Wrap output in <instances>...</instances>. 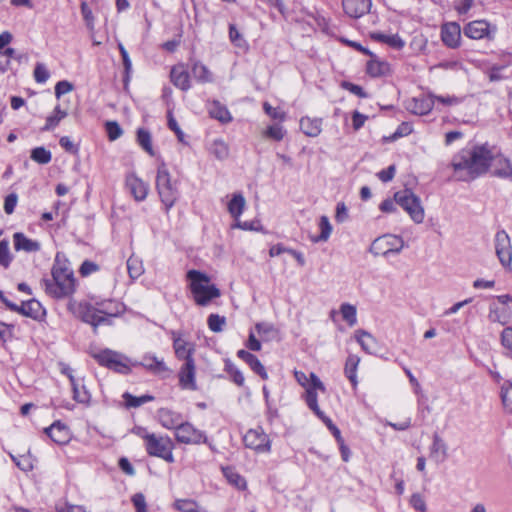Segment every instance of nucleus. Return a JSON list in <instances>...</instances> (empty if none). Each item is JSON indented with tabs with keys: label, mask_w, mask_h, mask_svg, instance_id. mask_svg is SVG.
Returning <instances> with one entry per match:
<instances>
[{
	"label": "nucleus",
	"mask_w": 512,
	"mask_h": 512,
	"mask_svg": "<svg viewBox=\"0 0 512 512\" xmlns=\"http://www.w3.org/2000/svg\"><path fill=\"white\" fill-rule=\"evenodd\" d=\"M493 158L494 153L488 144L462 149L451 162L456 180L468 182L485 174L491 167Z\"/></svg>",
	"instance_id": "obj_1"
},
{
	"label": "nucleus",
	"mask_w": 512,
	"mask_h": 512,
	"mask_svg": "<svg viewBox=\"0 0 512 512\" xmlns=\"http://www.w3.org/2000/svg\"><path fill=\"white\" fill-rule=\"evenodd\" d=\"M52 279L43 278L40 282L46 294L55 299L71 296L75 292L73 271L58 263V255L51 270Z\"/></svg>",
	"instance_id": "obj_2"
},
{
	"label": "nucleus",
	"mask_w": 512,
	"mask_h": 512,
	"mask_svg": "<svg viewBox=\"0 0 512 512\" xmlns=\"http://www.w3.org/2000/svg\"><path fill=\"white\" fill-rule=\"evenodd\" d=\"M186 277L193 299L198 306H208L213 299L220 297L219 288L211 283L207 274L193 269L187 272Z\"/></svg>",
	"instance_id": "obj_3"
},
{
	"label": "nucleus",
	"mask_w": 512,
	"mask_h": 512,
	"mask_svg": "<svg viewBox=\"0 0 512 512\" xmlns=\"http://www.w3.org/2000/svg\"><path fill=\"white\" fill-rule=\"evenodd\" d=\"M156 190L165 208V212L168 213L178 201L180 192L177 181L172 180L171 174L164 163L159 165L157 169Z\"/></svg>",
	"instance_id": "obj_4"
},
{
	"label": "nucleus",
	"mask_w": 512,
	"mask_h": 512,
	"mask_svg": "<svg viewBox=\"0 0 512 512\" xmlns=\"http://www.w3.org/2000/svg\"><path fill=\"white\" fill-rule=\"evenodd\" d=\"M90 354L101 366L124 375L129 374L132 367L138 365L137 361H132L126 355L108 348L91 350Z\"/></svg>",
	"instance_id": "obj_5"
},
{
	"label": "nucleus",
	"mask_w": 512,
	"mask_h": 512,
	"mask_svg": "<svg viewBox=\"0 0 512 512\" xmlns=\"http://www.w3.org/2000/svg\"><path fill=\"white\" fill-rule=\"evenodd\" d=\"M119 313L118 305L111 300L102 302L98 309L88 304L81 306L82 320L95 328L101 324L108 323L109 317L117 316Z\"/></svg>",
	"instance_id": "obj_6"
},
{
	"label": "nucleus",
	"mask_w": 512,
	"mask_h": 512,
	"mask_svg": "<svg viewBox=\"0 0 512 512\" xmlns=\"http://www.w3.org/2000/svg\"><path fill=\"white\" fill-rule=\"evenodd\" d=\"M395 202L403 208L416 224H421L425 218V210L421 199L410 189L397 191L394 194Z\"/></svg>",
	"instance_id": "obj_7"
},
{
	"label": "nucleus",
	"mask_w": 512,
	"mask_h": 512,
	"mask_svg": "<svg viewBox=\"0 0 512 512\" xmlns=\"http://www.w3.org/2000/svg\"><path fill=\"white\" fill-rule=\"evenodd\" d=\"M144 440L148 455L161 458L168 463L174 462V443L169 436H158L152 433L145 435Z\"/></svg>",
	"instance_id": "obj_8"
},
{
	"label": "nucleus",
	"mask_w": 512,
	"mask_h": 512,
	"mask_svg": "<svg viewBox=\"0 0 512 512\" xmlns=\"http://www.w3.org/2000/svg\"><path fill=\"white\" fill-rule=\"evenodd\" d=\"M404 247V241L396 235H383L375 239L370 246V253L374 256H388L398 254Z\"/></svg>",
	"instance_id": "obj_9"
},
{
	"label": "nucleus",
	"mask_w": 512,
	"mask_h": 512,
	"mask_svg": "<svg viewBox=\"0 0 512 512\" xmlns=\"http://www.w3.org/2000/svg\"><path fill=\"white\" fill-rule=\"evenodd\" d=\"M175 439L186 445H199L206 443L208 438L204 431L197 429L190 422H184L175 431Z\"/></svg>",
	"instance_id": "obj_10"
},
{
	"label": "nucleus",
	"mask_w": 512,
	"mask_h": 512,
	"mask_svg": "<svg viewBox=\"0 0 512 512\" xmlns=\"http://www.w3.org/2000/svg\"><path fill=\"white\" fill-rule=\"evenodd\" d=\"M495 253L500 264L511 270L512 266V245L509 235L505 230H499L494 238Z\"/></svg>",
	"instance_id": "obj_11"
},
{
	"label": "nucleus",
	"mask_w": 512,
	"mask_h": 512,
	"mask_svg": "<svg viewBox=\"0 0 512 512\" xmlns=\"http://www.w3.org/2000/svg\"><path fill=\"white\" fill-rule=\"evenodd\" d=\"M243 441L247 448L258 453H268L271 450L270 438L261 427L248 430Z\"/></svg>",
	"instance_id": "obj_12"
},
{
	"label": "nucleus",
	"mask_w": 512,
	"mask_h": 512,
	"mask_svg": "<svg viewBox=\"0 0 512 512\" xmlns=\"http://www.w3.org/2000/svg\"><path fill=\"white\" fill-rule=\"evenodd\" d=\"M495 31L496 28L491 29L490 24L485 20L471 21L464 27V35L475 40L492 39Z\"/></svg>",
	"instance_id": "obj_13"
},
{
	"label": "nucleus",
	"mask_w": 512,
	"mask_h": 512,
	"mask_svg": "<svg viewBox=\"0 0 512 512\" xmlns=\"http://www.w3.org/2000/svg\"><path fill=\"white\" fill-rule=\"evenodd\" d=\"M311 385L306 388L305 402L307 406L316 414L322 415V410L318 406V396L316 390L325 391V386L315 373H310Z\"/></svg>",
	"instance_id": "obj_14"
},
{
	"label": "nucleus",
	"mask_w": 512,
	"mask_h": 512,
	"mask_svg": "<svg viewBox=\"0 0 512 512\" xmlns=\"http://www.w3.org/2000/svg\"><path fill=\"white\" fill-rule=\"evenodd\" d=\"M196 366L194 359H189L181 366L179 370V385L182 389L195 391L197 390L196 385Z\"/></svg>",
	"instance_id": "obj_15"
},
{
	"label": "nucleus",
	"mask_w": 512,
	"mask_h": 512,
	"mask_svg": "<svg viewBox=\"0 0 512 512\" xmlns=\"http://www.w3.org/2000/svg\"><path fill=\"white\" fill-rule=\"evenodd\" d=\"M10 310L23 316L30 317L36 321L43 320L46 315V311L42 304L36 299L24 301L20 306L15 304V308Z\"/></svg>",
	"instance_id": "obj_16"
},
{
	"label": "nucleus",
	"mask_w": 512,
	"mask_h": 512,
	"mask_svg": "<svg viewBox=\"0 0 512 512\" xmlns=\"http://www.w3.org/2000/svg\"><path fill=\"white\" fill-rule=\"evenodd\" d=\"M434 107L433 95L414 97L407 101L406 108L416 115H427Z\"/></svg>",
	"instance_id": "obj_17"
},
{
	"label": "nucleus",
	"mask_w": 512,
	"mask_h": 512,
	"mask_svg": "<svg viewBox=\"0 0 512 512\" xmlns=\"http://www.w3.org/2000/svg\"><path fill=\"white\" fill-rule=\"evenodd\" d=\"M125 184L136 201H143L146 199L149 191V185L142 179L138 178L135 174L127 175Z\"/></svg>",
	"instance_id": "obj_18"
},
{
	"label": "nucleus",
	"mask_w": 512,
	"mask_h": 512,
	"mask_svg": "<svg viewBox=\"0 0 512 512\" xmlns=\"http://www.w3.org/2000/svg\"><path fill=\"white\" fill-rule=\"evenodd\" d=\"M443 43L449 48H457L460 45L461 28L456 22L446 23L441 29Z\"/></svg>",
	"instance_id": "obj_19"
},
{
	"label": "nucleus",
	"mask_w": 512,
	"mask_h": 512,
	"mask_svg": "<svg viewBox=\"0 0 512 512\" xmlns=\"http://www.w3.org/2000/svg\"><path fill=\"white\" fill-rule=\"evenodd\" d=\"M371 0H342L344 12L351 18H360L370 11Z\"/></svg>",
	"instance_id": "obj_20"
},
{
	"label": "nucleus",
	"mask_w": 512,
	"mask_h": 512,
	"mask_svg": "<svg viewBox=\"0 0 512 512\" xmlns=\"http://www.w3.org/2000/svg\"><path fill=\"white\" fill-rule=\"evenodd\" d=\"M44 433L56 444L63 445L69 442L70 440V431L69 428L61 423L60 421H55L49 427L44 429Z\"/></svg>",
	"instance_id": "obj_21"
},
{
	"label": "nucleus",
	"mask_w": 512,
	"mask_h": 512,
	"mask_svg": "<svg viewBox=\"0 0 512 512\" xmlns=\"http://www.w3.org/2000/svg\"><path fill=\"white\" fill-rule=\"evenodd\" d=\"M157 418L160 424L169 430H175L182 423L183 417L180 413L168 408H161L157 411Z\"/></svg>",
	"instance_id": "obj_22"
},
{
	"label": "nucleus",
	"mask_w": 512,
	"mask_h": 512,
	"mask_svg": "<svg viewBox=\"0 0 512 512\" xmlns=\"http://www.w3.org/2000/svg\"><path fill=\"white\" fill-rule=\"evenodd\" d=\"M429 452V457L437 464L443 463L448 457V446L437 433L433 435Z\"/></svg>",
	"instance_id": "obj_23"
},
{
	"label": "nucleus",
	"mask_w": 512,
	"mask_h": 512,
	"mask_svg": "<svg viewBox=\"0 0 512 512\" xmlns=\"http://www.w3.org/2000/svg\"><path fill=\"white\" fill-rule=\"evenodd\" d=\"M173 348L175 355L178 359L187 362L189 359H193L195 347L193 343H190L180 336H175L173 333Z\"/></svg>",
	"instance_id": "obj_24"
},
{
	"label": "nucleus",
	"mask_w": 512,
	"mask_h": 512,
	"mask_svg": "<svg viewBox=\"0 0 512 512\" xmlns=\"http://www.w3.org/2000/svg\"><path fill=\"white\" fill-rule=\"evenodd\" d=\"M171 82L182 91L190 89V75L183 65L172 67L170 72Z\"/></svg>",
	"instance_id": "obj_25"
},
{
	"label": "nucleus",
	"mask_w": 512,
	"mask_h": 512,
	"mask_svg": "<svg viewBox=\"0 0 512 512\" xmlns=\"http://www.w3.org/2000/svg\"><path fill=\"white\" fill-rule=\"evenodd\" d=\"M14 249L16 251H25L28 253L37 252L40 250L41 245L38 241L28 238L22 232H16L13 234Z\"/></svg>",
	"instance_id": "obj_26"
},
{
	"label": "nucleus",
	"mask_w": 512,
	"mask_h": 512,
	"mask_svg": "<svg viewBox=\"0 0 512 512\" xmlns=\"http://www.w3.org/2000/svg\"><path fill=\"white\" fill-rule=\"evenodd\" d=\"M137 366H142L153 374H162L168 371V368L162 359H158L153 354H145Z\"/></svg>",
	"instance_id": "obj_27"
},
{
	"label": "nucleus",
	"mask_w": 512,
	"mask_h": 512,
	"mask_svg": "<svg viewBox=\"0 0 512 512\" xmlns=\"http://www.w3.org/2000/svg\"><path fill=\"white\" fill-rule=\"evenodd\" d=\"M494 167L493 175L500 178H509L512 177V164L509 159L503 157L502 155H495L492 160V165Z\"/></svg>",
	"instance_id": "obj_28"
},
{
	"label": "nucleus",
	"mask_w": 512,
	"mask_h": 512,
	"mask_svg": "<svg viewBox=\"0 0 512 512\" xmlns=\"http://www.w3.org/2000/svg\"><path fill=\"white\" fill-rule=\"evenodd\" d=\"M355 338L360 344L361 348L368 354H375L378 348V342L376 338L365 330H357L355 332Z\"/></svg>",
	"instance_id": "obj_29"
},
{
	"label": "nucleus",
	"mask_w": 512,
	"mask_h": 512,
	"mask_svg": "<svg viewBox=\"0 0 512 512\" xmlns=\"http://www.w3.org/2000/svg\"><path fill=\"white\" fill-rule=\"evenodd\" d=\"M300 129L309 137H317L322 131V119L302 117L300 119Z\"/></svg>",
	"instance_id": "obj_30"
},
{
	"label": "nucleus",
	"mask_w": 512,
	"mask_h": 512,
	"mask_svg": "<svg viewBox=\"0 0 512 512\" xmlns=\"http://www.w3.org/2000/svg\"><path fill=\"white\" fill-rule=\"evenodd\" d=\"M208 111L212 118L217 119L222 123H228L232 120L231 114L227 107L217 100L209 103Z\"/></svg>",
	"instance_id": "obj_31"
},
{
	"label": "nucleus",
	"mask_w": 512,
	"mask_h": 512,
	"mask_svg": "<svg viewBox=\"0 0 512 512\" xmlns=\"http://www.w3.org/2000/svg\"><path fill=\"white\" fill-rule=\"evenodd\" d=\"M191 73L195 80L200 83L213 82V74L209 68L200 61H194L191 66Z\"/></svg>",
	"instance_id": "obj_32"
},
{
	"label": "nucleus",
	"mask_w": 512,
	"mask_h": 512,
	"mask_svg": "<svg viewBox=\"0 0 512 512\" xmlns=\"http://www.w3.org/2000/svg\"><path fill=\"white\" fill-rule=\"evenodd\" d=\"M360 363V358L357 355H349L346 359L344 372L346 377L351 382L354 389H356L358 385L357 379V368Z\"/></svg>",
	"instance_id": "obj_33"
},
{
	"label": "nucleus",
	"mask_w": 512,
	"mask_h": 512,
	"mask_svg": "<svg viewBox=\"0 0 512 512\" xmlns=\"http://www.w3.org/2000/svg\"><path fill=\"white\" fill-rule=\"evenodd\" d=\"M245 205L246 201L244 196L241 193H235L228 203V212L236 221H238L244 211Z\"/></svg>",
	"instance_id": "obj_34"
},
{
	"label": "nucleus",
	"mask_w": 512,
	"mask_h": 512,
	"mask_svg": "<svg viewBox=\"0 0 512 512\" xmlns=\"http://www.w3.org/2000/svg\"><path fill=\"white\" fill-rule=\"evenodd\" d=\"M488 318L491 322L505 325L510 320V312L506 308H500L495 304H491L489 308Z\"/></svg>",
	"instance_id": "obj_35"
},
{
	"label": "nucleus",
	"mask_w": 512,
	"mask_h": 512,
	"mask_svg": "<svg viewBox=\"0 0 512 512\" xmlns=\"http://www.w3.org/2000/svg\"><path fill=\"white\" fill-rule=\"evenodd\" d=\"M136 136H137V143L139 144V146L144 151H146L150 156H154L155 151L152 146L151 133L145 128H138Z\"/></svg>",
	"instance_id": "obj_36"
},
{
	"label": "nucleus",
	"mask_w": 512,
	"mask_h": 512,
	"mask_svg": "<svg viewBox=\"0 0 512 512\" xmlns=\"http://www.w3.org/2000/svg\"><path fill=\"white\" fill-rule=\"evenodd\" d=\"M373 38L398 50L402 49L405 45V42L398 34L375 33L373 34Z\"/></svg>",
	"instance_id": "obj_37"
},
{
	"label": "nucleus",
	"mask_w": 512,
	"mask_h": 512,
	"mask_svg": "<svg viewBox=\"0 0 512 512\" xmlns=\"http://www.w3.org/2000/svg\"><path fill=\"white\" fill-rule=\"evenodd\" d=\"M209 150L212 155L221 161L227 159L229 156V146L221 139L214 140Z\"/></svg>",
	"instance_id": "obj_38"
},
{
	"label": "nucleus",
	"mask_w": 512,
	"mask_h": 512,
	"mask_svg": "<svg viewBox=\"0 0 512 512\" xmlns=\"http://www.w3.org/2000/svg\"><path fill=\"white\" fill-rule=\"evenodd\" d=\"M255 330L262 338L263 341H270L275 339L277 330L275 326L271 323L261 322L255 325Z\"/></svg>",
	"instance_id": "obj_39"
},
{
	"label": "nucleus",
	"mask_w": 512,
	"mask_h": 512,
	"mask_svg": "<svg viewBox=\"0 0 512 512\" xmlns=\"http://www.w3.org/2000/svg\"><path fill=\"white\" fill-rule=\"evenodd\" d=\"M67 116V112L62 110L60 106H56L54 109V113L47 117L46 124L42 128L43 131L53 130L56 126H58L59 122Z\"/></svg>",
	"instance_id": "obj_40"
},
{
	"label": "nucleus",
	"mask_w": 512,
	"mask_h": 512,
	"mask_svg": "<svg viewBox=\"0 0 512 512\" xmlns=\"http://www.w3.org/2000/svg\"><path fill=\"white\" fill-rule=\"evenodd\" d=\"M123 399L125 400V404L129 408H137L141 405L151 402L154 400V397L151 395H142V396H133L132 394L125 392L123 394Z\"/></svg>",
	"instance_id": "obj_41"
},
{
	"label": "nucleus",
	"mask_w": 512,
	"mask_h": 512,
	"mask_svg": "<svg viewBox=\"0 0 512 512\" xmlns=\"http://www.w3.org/2000/svg\"><path fill=\"white\" fill-rule=\"evenodd\" d=\"M69 380L73 389V398L75 401L79 403H86L89 401L90 395L86 391L85 387L80 388L79 383L75 379V377L69 374Z\"/></svg>",
	"instance_id": "obj_42"
},
{
	"label": "nucleus",
	"mask_w": 512,
	"mask_h": 512,
	"mask_svg": "<svg viewBox=\"0 0 512 512\" xmlns=\"http://www.w3.org/2000/svg\"><path fill=\"white\" fill-rule=\"evenodd\" d=\"M320 234L317 237L311 238L313 242H325L329 239L332 226L327 216H321L319 221Z\"/></svg>",
	"instance_id": "obj_43"
},
{
	"label": "nucleus",
	"mask_w": 512,
	"mask_h": 512,
	"mask_svg": "<svg viewBox=\"0 0 512 512\" xmlns=\"http://www.w3.org/2000/svg\"><path fill=\"white\" fill-rule=\"evenodd\" d=\"M127 270L132 279L139 278L144 272L142 261L138 257L130 256L127 260Z\"/></svg>",
	"instance_id": "obj_44"
},
{
	"label": "nucleus",
	"mask_w": 512,
	"mask_h": 512,
	"mask_svg": "<svg viewBox=\"0 0 512 512\" xmlns=\"http://www.w3.org/2000/svg\"><path fill=\"white\" fill-rule=\"evenodd\" d=\"M223 472L231 485L235 486L239 490H244L246 488V480L235 470L231 468H225L223 469Z\"/></svg>",
	"instance_id": "obj_45"
},
{
	"label": "nucleus",
	"mask_w": 512,
	"mask_h": 512,
	"mask_svg": "<svg viewBox=\"0 0 512 512\" xmlns=\"http://www.w3.org/2000/svg\"><path fill=\"white\" fill-rule=\"evenodd\" d=\"M340 313L344 321L349 326H354L357 323V310L356 307L349 303H343L340 306Z\"/></svg>",
	"instance_id": "obj_46"
},
{
	"label": "nucleus",
	"mask_w": 512,
	"mask_h": 512,
	"mask_svg": "<svg viewBox=\"0 0 512 512\" xmlns=\"http://www.w3.org/2000/svg\"><path fill=\"white\" fill-rule=\"evenodd\" d=\"M13 260V256L10 252V243L7 239L0 241V265L4 268H8Z\"/></svg>",
	"instance_id": "obj_47"
},
{
	"label": "nucleus",
	"mask_w": 512,
	"mask_h": 512,
	"mask_svg": "<svg viewBox=\"0 0 512 512\" xmlns=\"http://www.w3.org/2000/svg\"><path fill=\"white\" fill-rule=\"evenodd\" d=\"M30 157L38 164H48L52 159L51 152L44 147L34 148L31 151Z\"/></svg>",
	"instance_id": "obj_48"
},
{
	"label": "nucleus",
	"mask_w": 512,
	"mask_h": 512,
	"mask_svg": "<svg viewBox=\"0 0 512 512\" xmlns=\"http://www.w3.org/2000/svg\"><path fill=\"white\" fill-rule=\"evenodd\" d=\"M208 327L215 333L222 332L226 325V318L218 314H210L207 319Z\"/></svg>",
	"instance_id": "obj_49"
},
{
	"label": "nucleus",
	"mask_w": 512,
	"mask_h": 512,
	"mask_svg": "<svg viewBox=\"0 0 512 512\" xmlns=\"http://www.w3.org/2000/svg\"><path fill=\"white\" fill-rule=\"evenodd\" d=\"M387 64L378 60H370L367 63V73L372 77H378L385 74Z\"/></svg>",
	"instance_id": "obj_50"
},
{
	"label": "nucleus",
	"mask_w": 512,
	"mask_h": 512,
	"mask_svg": "<svg viewBox=\"0 0 512 512\" xmlns=\"http://www.w3.org/2000/svg\"><path fill=\"white\" fill-rule=\"evenodd\" d=\"M175 509L181 512H199L198 504L191 499H180L174 503Z\"/></svg>",
	"instance_id": "obj_51"
},
{
	"label": "nucleus",
	"mask_w": 512,
	"mask_h": 512,
	"mask_svg": "<svg viewBox=\"0 0 512 512\" xmlns=\"http://www.w3.org/2000/svg\"><path fill=\"white\" fill-rule=\"evenodd\" d=\"M105 130L110 141H115L123 134V130L116 121H107L105 123Z\"/></svg>",
	"instance_id": "obj_52"
},
{
	"label": "nucleus",
	"mask_w": 512,
	"mask_h": 512,
	"mask_svg": "<svg viewBox=\"0 0 512 512\" xmlns=\"http://www.w3.org/2000/svg\"><path fill=\"white\" fill-rule=\"evenodd\" d=\"M247 364L250 366V368L255 372L257 373L262 379L266 380L268 379V374L266 372V369L265 367L262 365V363L260 362V360L255 356L253 355L249 361L247 362Z\"/></svg>",
	"instance_id": "obj_53"
},
{
	"label": "nucleus",
	"mask_w": 512,
	"mask_h": 512,
	"mask_svg": "<svg viewBox=\"0 0 512 512\" xmlns=\"http://www.w3.org/2000/svg\"><path fill=\"white\" fill-rule=\"evenodd\" d=\"M501 398L506 410L512 413V383L502 387Z\"/></svg>",
	"instance_id": "obj_54"
},
{
	"label": "nucleus",
	"mask_w": 512,
	"mask_h": 512,
	"mask_svg": "<svg viewBox=\"0 0 512 512\" xmlns=\"http://www.w3.org/2000/svg\"><path fill=\"white\" fill-rule=\"evenodd\" d=\"M229 38L230 41L237 47L243 48L246 46V41L241 35V33L238 31V29L235 27V25L229 26Z\"/></svg>",
	"instance_id": "obj_55"
},
{
	"label": "nucleus",
	"mask_w": 512,
	"mask_h": 512,
	"mask_svg": "<svg viewBox=\"0 0 512 512\" xmlns=\"http://www.w3.org/2000/svg\"><path fill=\"white\" fill-rule=\"evenodd\" d=\"M49 71L42 63H37L34 69V78L38 83H45L49 79Z\"/></svg>",
	"instance_id": "obj_56"
},
{
	"label": "nucleus",
	"mask_w": 512,
	"mask_h": 512,
	"mask_svg": "<svg viewBox=\"0 0 512 512\" xmlns=\"http://www.w3.org/2000/svg\"><path fill=\"white\" fill-rule=\"evenodd\" d=\"M266 136L276 141H281L285 136V131L279 124L271 125L266 130Z\"/></svg>",
	"instance_id": "obj_57"
},
{
	"label": "nucleus",
	"mask_w": 512,
	"mask_h": 512,
	"mask_svg": "<svg viewBox=\"0 0 512 512\" xmlns=\"http://www.w3.org/2000/svg\"><path fill=\"white\" fill-rule=\"evenodd\" d=\"M412 131H413L412 125L408 122H403L398 126L396 131L390 137V140H396L400 137L407 136V135L411 134Z\"/></svg>",
	"instance_id": "obj_58"
},
{
	"label": "nucleus",
	"mask_w": 512,
	"mask_h": 512,
	"mask_svg": "<svg viewBox=\"0 0 512 512\" xmlns=\"http://www.w3.org/2000/svg\"><path fill=\"white\" fill-rule=\"evenodd\" d=\"M226 368H227V371L230 374L233 382L235 384H237L238 386H242L245 381V378H244L242 372L232 364H227Z\"/></svg>",
	"instance_id": "obj_59"
},
{
	"label": "nucleus",
	"mask_w": 512,
	"mask_h": 512,
	"mask_svg": "<svg viewBox=\"0 0 512 512\" xmlns=\"http://www.w3.org/2000/svg\"><path fill=\"white\" fill-rule=\"evenodd\" d=\"M18 202V196L16 193H10L5 197L4 200V211L6 214L10 215L14 212L15 207Z\"/></svg>",
	"instance_id": "obj_60"
},
{
	"label": "nucleus",
	"mask_w": 512,
	"mask_h": 512,
	"mask_svg": "<svg viewBox=\"0 0 512 512\" xmlns=\"http://www.w3.org/2000/svg\"><path fill=\"white\" fill-rule=\"evenodd\" d=\"M264 111L273 119L283 121L286 117L285 113L279 108L272 107L268 102L263 104Z\"/></svg>",
	"instance_id": "obj_61"
},
{
	"label": "nucleus",
	"mask_w": 512,
	"mask_h": 512,
	"mask_svg": "<svg viewBox=\"0 0 512 512\" xmlns=\"http://www.w3.org/2000/svg\"><path fill=\"white\" fill-rule=\"evenodd\" d=\"M410 504L415 510L419 512H426V503L424 498L420 494H413L410 499Z\"/></svg>",
	"instance_id": "obj_62"
},
{
	"label": "nucleus",
	"mask_w": 512,
	"mask_h": 512,
	"mask_svg": "<svg viewBox=\"0 0 512 512\" xmlns=\"http://www.w3.org/2000/svg\"><path fill=\"white\" fill-rule=\"evenodd\" d=\"M501 344L512 353V327H506L502 331Z\"/></svg>",
	"instance_id": "obj_63"
},
{
	"label": "nucleus",
	"mask_w": 512,
	"mask_h": 512,
	"mask_svg": "<svg viewBox=\"0 0 512 512\" xmlns=\"http://www.w3.org/2000/svg\"><path fill=\"white\" fill-rule=\"evenodd\" d=\"M73 90V85L68 81H59L55 86V95L60 98Z\"/></svg>",
	"instance_id": "obj_64"
}]
</instances>
